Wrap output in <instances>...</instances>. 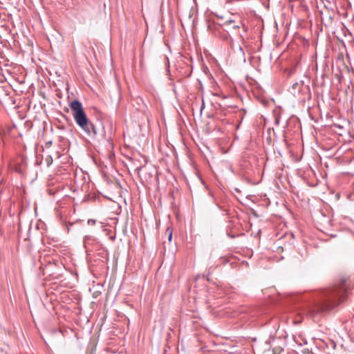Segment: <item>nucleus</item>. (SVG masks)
Here are the masks:
<instances>
[{"instance_id":"obj_1","label":"nucleus","mask_w":354,"mask_h":354,"mask_svg":"<svg viewBox=\"0 0 354 354\" xmlns=\"http://www.w3.org/2000/svg\"><path fill=\"white\" fill-rule=\"evenodd\" d=\"M348 289L346 280L342 279L338 286L322 291L319 299H315L313 302L308 304L306 309V314L311 317H315L331 310L344 300Z\"/></svg>"},{"instance_id":"obj_4","label":"nucleus","mask_w":354,"mask_h":354,"mask_svg":"<svg viewBox=\"0 0 354 354\" xmlns=\"http://www.w3.org/2000/svg\"><path fill=\"white\" fill-rule=\"evenodd\" d=\"M46 164L48 166L50 165L53 162V158L51 156H48L46 159Z\"/></svg>"},{"instance_id":"obj_8","label":"nucleus","mask_w":354,"mask_h":354,"mask_svg":"<svg viewBox=\"0 0 354 354\" xmlns=\"http://www.w3.org/2000/svg\"><path fill=\"white\" fill-rule=\"evenodd\" d=\"M297 85H298V84H297V83L294 84H293V88L296 87V86H297Z\"/></svg>"},{"instance_id":"obj_7","label":"nucleus","mask_w":354,"mask_h":354,"mask_svg":"<svg viewBox=\"0 0 354 354\" xmlns=\"http://www.w3.org/2000/svg\"><path fill=\"white\" fill-rule=\"evenodd\" d=\"M95 223V221H94V220H88V224L94 225Z\"/></svg>"},{"instance_id":"obj_5","label":"nucleus","mask_w":354,"mask_h":354,"mask_svg":"<svg viewBox=\"0 0 354 354\" xmlns=\"http://www.w3.org/2000/svg\"><path fill=\"white\" fill-rule=\"evenodd\" d=\"M53 144L52 141H48L45 143L46 148H50Z\"/></svg>"},{"instance_id":"obj_6","label":"nucleus","mask_w":354,"mask_h":354,"mask_svg":"<svg viewBox=\"0 0 354 354\" xmlns=\"http://www.w3.org/2000/svg\"><path fill=\"white\" fill-rule=\"evenodd\" d=\"M237 48L241 52V53L243 55H244V52H243V49L241 48V46L237 45Z\"/></svg>"},{"instance_id":"obj_3","label":"nucleus","mask_w":354,"mask_h":354,"mask_svg":"<svg viewBox=\"0 0 354 354\" xmlns=\"http://www.w3.org/2000/svg\"><path fill=\"white\" fill-rule=\"evenodd\" d=\"M165 234L168 235V240L170 242L172 239V230L170 227H167Z\"/></svg>"},{"instance_id":"obj_2","label":"nucleus","mask_w":354,"mask_h":354,"mask_svg":"<svg viewBox=\"0 0 354 354\" xmlns=\"http://www.w3.org/2000/svg\"><path fill=\"white\" fill-rule=\"evenodd\" d=\"M70 107L73 112V116L78 126L88 134L94 131L93 124L88 120L82 103L79 100H73L71 102Z\"/></svg>"}]
</instances>
